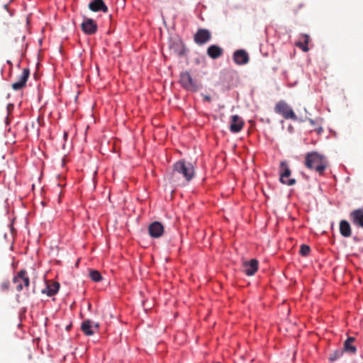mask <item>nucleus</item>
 <instances>
[{
    "instance_id": "20",
    "label": "nucleus",
    "mask_w": 363,
    "mask_h": 363,
    "mask_svg": "<svg viewBox=\"0 0 363 363\" xmlns=\"http://www.w3.org/2000/svg\"><path fill=\"white\" fill-rule=\"evenodd\" d=\"M340 234L345 238H349L351 235V227L347 220H341L340 223Z\"/></svg>"
},
{
    "instance_id": "23",
    "label": "nucleus",
    "mask_w": 363,
    "mask_h": 363,
    "mask_svg": "<svg viewBox=\"0 0 363 363\" xmlns=\"http://www.w3.org/2000/svg\"><path fill=\"white\" fill-rule=\"evenodd\" d=\"M304 38V43L296 42V45L301 48L304 52H306L308 50V48L306 46V45L308 43L309 37L308 35H305Z\"/></svg>"
},
{
    "instance_id": "1",
    "label": "nucleus",
    "mask_w": 363,
    "mask_h": 363,
    "mask_svg": "<svg viewBox=\"0 0 363 363\" xmlns=\"http://www.w3.org/2000/svg\"><path fill=\"white\" fill-rule=\"evenodd\" d=\"M195 177V169L190 162L184 160L177 162L170 175V181L175 185H184Z\"/></svg>"
},
{
    "instance_id": "28",
    "label": "nucleus",
    "mask_w": 363,
    "mask_h": 363,
    "mask_svg": "<svg viewBox=\"0 0 363 363\" xmlns=\"http://www.w3.org/2000/svg\"><path fill=\"white\" fill-rule=\"evenodd\" d=\"M203 100L207 102H210L211 101V97L208 95H203Z\"/></svg>"
},
{
    "instance_id": "14",
    "label": "nucleus",
    "mask_w": 363,
    "mask_h": 363,
    "mask_svg": "<svg viewBox=\"0 0 363 363\" xmlns=\"http://www.w3.org/2000/svg\"><path fill=\"white\" fill-rule=\"evenodd\" d=\"M258 261L255 259L243 263V272L247 276H252L258 269Z\"/></svg>"
},
{
    "instance_id": "16",
    "label": "nucleus",
    "mask_w": 363,
    "mask_h": 363,
    "mask_svg": "<svg viewBox=\"0 0 363 363\" xmlns=\"http://www.w3.org/2000/svg\"><path fill=\"white\" fill-rule=\"evenodd\" d=\"M89 9L94 12H108V7L104 0H93L89 4Z\"/></svg>"
},
{
    "instance_id": "11",
    "label": "nucleus",
    "mask_w": 363,
    "mask_h": 363,
    "mask_svg": "<svg viewBox=\"0 0 363 363\" xmlns=\"http://www.w3.org/2000/svg\"><path fill=\"white\" fill-rule=\"evenodd\" d=\"M350 218L354 225L363 228V208L353 210L350 213Z\"/></svg>"
},
{
    "instance_id": "6",
    "label": "nucleus",
    "mask_w": 363,
    "mask_h": 363,
    "mask_svg": "<svg viewBox=\"0 0 363 363\" xmlns=\"http://www.w3.org/2000/svg\"><path fill=\"white\" fill-rule=\"evenodd\" d=\"M304 165L310 170L318 171V152H311L306 154Z\"/></svg>"
},
{
    "instance_id": "21",
    "label": "nucleus",
    "mask_w": 363,
    "mask_h": 363,
    "mask_svg": "<svg viewBox=\"0 0 363 363\" xmlns=\"http://www.w3.org/2000/svg\"><path fill=\"white\" fill-rule=\"evenodd\" d=\"M354 337H349L344 343V351L347 352H350L351 354H354L357 351V348L355 346L352 345L354 341Z\"/></svg>"
},
{
    "instance_id": "10",
    "label": "nucleus",
    "mask_w": 363,
    "mask_h": 363,
    "mask_svg": "<svg viewBox=\"0 0 363 363\" xmlns=\"http://www.w3.org/2000/svg\"><path fill=\"white\" fill-rule=\"evenodd\" d=\"M164 226L158 221L152 223L148 227V232L150 235L153 238H160L164 233Z\"/></svg>"
},
{
    "instance_id": "15",
    "label": "nucleus",
    "mask_w": 363,
    "mask_h": 363,
    "mask_svg": "<svg viewBox=\"0 0 363 363\" xmlns=\"http://www.w3.org/2000/svg\"><path fill=\"white\" fill-rule=\"evenodd\" d=\"M244 126L243 120L238 115L231 116V121L230 125V130L232 133H239L241 131Z\"/></svg>"
},
{
    "instance_id": "7",
    "label": "nucleus",
    "mask_w": 363,
    "mask_h": 363,
    "mask_svg": "<svg viewBox=\"0 0 363 363\" xmlns=\"http://www.w3.org/2000/svg\"><path fill=\"white\" fill-rule=\"evenodd\" d=\"M169 48L170 51L177 56H182L185 52V46L179 38L172 39Z\"/></svg>"
},
{
    "instance_id": "17",
    "label": "nucleus",
    "mask_w": 363,
    "mask_h": 363,
    "mask_svg": "<svg viewBox=\"0 0 363 363\" xmlns=\"http://www.w3.org/2000/svg\"><path fill=\"white\" fill-rule=\"evenodd\" d=\"M234 62L238 65H245L249 61V56L243 50H236L233 54Z\"/></svg>"
},
{
    "instance_id": "12",
    "label": "nucleus",
    "mask_w": 363,
    "mask_h": 363,
    "mask_svg": "<svg viewBox=\"0 0 363 363\" xmlns=\"http://www.w3.org/2000/svg\"><path fill=\"white\" fill-rule=\"evenodd\" d=\"M99 328V324L95 323L92 325V322L90 320H86L82 322L81 325V330L84 335L91 336L95 333V330H97Z\"/></svg>"
},
{
    "instance_id": "25",
    "label": "nucleus",
    "mask_w": 363,
    "mask_h": 363,
    "mask_svg": "<svg viewBox=\"0 0 363 363\" xmlns=\"http://www.w3.org/2000/svg\"><path fill=\"white\" fill-rule=\"evenodd\" d=\"M310 247L307 245H301L300 247V254L303 256H308L310 252Z\"/></svg>"
},
{
    "instance_id": "4",
    "label": "nucleus",
    "mask_w": 363,
    "mask_h": 363,
    "mask_svg": "<svg viewBox=\"0 0 363 363\" xmlns=\"http://www.w3.org/2000/svg\"><path fill=\"white\" fill-rule=\"evenodd\" d=\"M179 82L181 86L187 91H196L199 89V86L188 72L181 73Z\"/></svg>"
},
{
    "instance_id": "3",
    "label": "nucleus",
    "mask_w": 363,
    "mask_h": 363,
    "mask_svg": "<svg viewBox=\"0 0 363 363\" xmlns=\"http://www.w3.org/2000/svg\"><path fill=\"white\" fill-rule=\"evenodd\" d=\"M13 282L16 284L17 291H21L23 287H28L30 284V279L27 272L21 269L13 278Z\"/></svg>"
},
{
    "instance_id": "2",
    "label": "nucleus",
    "mask_w": 363,
    "mask_h": 363,
    "mask_svg": "<svg viewBox=\"0 0 363 363\" xmlns=\"http://www.w3.org/2000/svg\"><path fill=\"white\" fill-rule=\"evenodd\" d=\"M274 111L285 119H291L294 121L297 119V116L293 109L284 101H279L274 106Z\"/></svg>"
},
{
    "instance_id": "29",
    "label": "nucleus",
    "mask_w": 363,
    "mask_h": 363,
    "mask_svg": "<svg viewBox=\"0 0 363 363\" xmlns=\"http://www.w3.org/2000/svg\"><path fill=\"white\" fill-rule=\"evenodd\" d=\"M321 130H322V128L319 127V129H318L319 133L321 132Z\"/></svg>"
},
{
    "instance_id": "9",
    "label": "nucleus",
    "mask_w": 363,
    "mask_h": 363,
    "mask_svg": "<svg viewBox=\"0 0 363 363\" xmlns=\"http://www.w3.org/2000/svg\"><path fill=\"white\" fill-rule=\"evenodd\" d=\"M29 75L30 69L28 68H24L23 69L22 74L19 77L18 80L16 82L12 84V89L15 91H18L24 88L28 79Z\"/></svg>"
},
{
    "instance_id": "18",
    "label": "nucleus",
    "mask_w": 363,
    "mask_h": 363,
    "mask_svg": "<svg viewBox=\"0 0 363 363\" xmlns=\"http://www.w3.org/2000/svg\"><path fill=\"white\" fill-rule=\"evenodd\" d=\"M223 49L216 45H212L207 49V55L212 59H217L223 55Z\"/></svg>"
},
{
    "instance_id": "22",
    "label": "nucleus",
    "mask_w": 363,
    "mask_h": 363,
    "mask_svg": "<svg viewBox=\"0 0 363 363\" xmlns=\"http://www.w3.org/2000/svg\"><path fill=\"white\" fill-rule=\"evenodd\" d=\"M89 277L94 281H100L102 279V276L99 271L91 270L89 272Z\"/></svg>"
},
{
    "instance_id": "8",
    "label": "nucleus",
    "mask_w": 363,
    "mask_h": 363,
    "mask_svg": "<svg viewBox=\"0 0 363 363\" xmlns=\"http://www.w3.org/2000/svg\"><path fill=\"white\" fill-rule=\"evenodd\" d=\"M211 38V34L207 29L199 28L194 35V42L198 45H203L208 42Z\"/></svg>"
},
{
    "instance_id": "26",
    "label": "nucleus",
    "mask_w": 363,
    "mask_h": 363,
    "mask_svg": "<svg viewBox=\"0 0 363 363\" xmlns=\"http://www.w3.org/2000/svg\"><path fill=\"white\" fill-rule=\"evenodd\" d=\"M10 282L8 280L4 281L0 284V289L2 291H7L9 289Z\"/></svg>"
},
{
    "instance_id": "24",
    "label": "nucleus",
    "mask_w": 363,
    "mask_h": 363,
    "mask_svg": "<svg viewBox=\"0 0 363 363\" xmlns=\"http://www.w3.org/2000/svg\"><path fill=\"white\" fill-rule=\"evenodd\" d=\"M326 167L327 162L325 161L323 156L319 155V174L325 169Z\"/></svg>"
},
{
    "instance_id": "13",
    "label": "nucleus",
    "mask_w": 363,
    "mask_h": 363,
    "mask_svg": "<svg viewBox=\"0 0 363 363\" xmlns=\"http://www.w3.org/2000/svg\"><path fill=\"white\" fill-rule=\"evenodd\" d=\"M81 28L86 34L93 35L97 31V25L92 19L86 18L81 24Z\"/></svg>"
},
{
    "instance_id": "27",
    "label": "nucleus",
    "mask_w": 363,
    "mask_h": 363,
    "mask_svg": "<svg viewBox=\"0 0 363 363\" xmlns=\"http://www.w3.org/2000/svg\"><path fill=\"white\" fill-rule=\"evenodd\" d=\"M342 352H337L335 353V356L334 357H330V359L331 361H334V360H335L336 359H337V358H339V357H340V355L342 354Z\"/></svg>"
},
{
    "instance_id": "19",
    "label": "nucleus",
    "mask_w": 363,
    "mask_h": 363,
    "mask_svg": "<svg viewBox=\"0 0 363 363\" xmlns=\"http://www.w3.org/2000/svg\"><path fill=\"white\" fill-rule=\"evenodd\" d=\"M60 289V284L57 281L48 283L46 289L43 290V293H46L48 296H52L55 295Z\"/></svg>"
},
{
    "instance_id": "5",
    "label": "nucleus",
    "mask_w": 363,
    "mask_h": 363,
    "mask_svg": "<svg viewBox=\"0 0 363 363\" xmlns=\"http://www.w3.org/2000/svg\"><path fill=\"white\" fill-rule=\"evenodd\" d=\"M291 175V170L286 162L280 164V182L288 186H292L296 183V179H289Z\"/></svg>"
}]
</instances>
